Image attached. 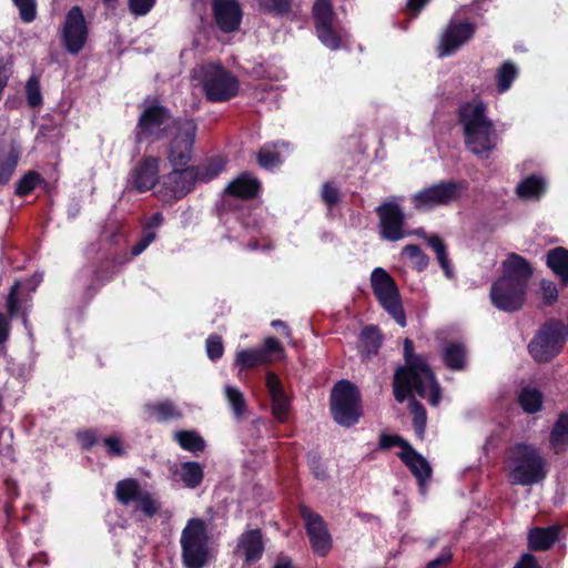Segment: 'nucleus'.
<instances>
[{
  "instance_id": "nucleus-1",
  "label": "nucleus",
  "mask_w": 568,
  "mask_h": 568,
  "mask_svg": "<svg viewBox=\"0 0 568 568\" xmlns=\"http://www.w3.org/2000/svg\"><path fill=\"white\" fill-rule=\"evenodd\" d=\"M503 275L493 283L490 301L495 307L515 312L523 307L528 282L532 276L530 263L516 253H510L501 263Z\"/></svg>"
},
{
  "instance_id": "nucleus-2",
  "label": "nucleus",
  "mask_w": 568,
  "mask_h": 568,
  "mask_svg": "<svg viewBox=\"0 0 568 568\" xmlns=\"http://www.w3.org/2000/svg\"><path fill=\"white\" fill-rule=\"evenodd\" d=\"M487 105L481 100L464 103L458 111L464 128L466 146L476 155L488 158L496 148L498 135L494 122L487 116Z\"/></svg>"
},
{
  "instance_id": "nucleus-3",
  "label": "nucleus",
  "mask_w": 568,
  "mask_h": 568,
  "mask_svg": "<svg viewBox=\"0 0 568 568\" xmlns=\"http://www.w3.org/2000/svg\"><path fill=\"white\" fill-rule=\"evenodd\" d=\"M506 470L511 485L534 486L548 475V462L532 444L517 443L509 447Z\"/></svg>"
},
{
  "instance_id": "nucleus-4",
  "label": "nucleus",
  "mask_w": 568,
  "mask_h": 568,
  "mask_svg": "<svg viewBox=\"0 0 568 568\" xmlns=\"http://www.w3.org/2000/svg\"><path fill=\"white\" fill-rule=\"evenodd\" d=\"M210 536L201 518H191L181 532V557L185 568H203L210 560Z\"/></svg>"
},
{
  "instance_id": "nucleus-5",
  "label": "nucleus",
  "mask_w": 568,
  "mask_h": 568,
  "mask_svg": "<svg viewBox=\"0 0 568 568\" xmlns=\"http://www.w3.org/2000/svg\"><path fill=\"white\" fill-rule=\"evenodd\" d=\"M361 396L355 385L348 381L338 382L332 392L331 409L335 422L343 426H352L358 422Z\"/></svg>"
},
{
  "instance_id": "nucleus-6",
  "label": "nucleus",
  "mask_w": 568,
  "mask_h": 568,
  "mask_svg": "<svg viewBox=\"0 0 568 568\" xmlns=\"http://www.w3.org/2000/svg\"><path fill=\"white\" fill-rule=\"evenodd\" d=\"M373 293L383 308L402 326L406 325V316L402 306L398 287L392 276L382 267L371 274Z\"/></svg>"
},
{
  "instance_id": "nucleus-7",
  "label": "nucleus",
  "mask_w": 568,
  "mask_h": 568,
  "mask_svg": "<svg viewBox=\"0 0 568 568\" xmlns=\"http://www.w3.org/2000/svg\"><path fill=\"white\" fill-rule=\"evenodd\" d=\"M205 97L212 102L232 99L239 92L237 79L226 69L217 64L201 68Z\"/></svg>"
},
{
  "instance_id": "nucleus-8",
  "label": "nucleus",
  "mask_w": 568,
  "mask_h": 568,
  "mask_svg": "<svg viewBox=\"0 0 568 568\" xmlns=\"http://www.w3.org/2000/svg\"><path fill=\"white\" fill-rule=\"evenodd\" d=\"M464 184L455 181H440L416 192L412 196L414 207L418 211H429L437 206H446L460 197Z\"/></svg>"
},
{
  "instance_id": "nucleus-9",
  "label": "nucleus",
  "mask_w": 568,
  "mask_h": 568,
  "mask_svg": "<svg viewBox=\"0 0 568 568\" xmlns=\"http://www.w3.org/2000/svg\"><path fill=\"white\" fill-rule=\"evenodd\" d=\"M174 134L169 151V161L174 166H184L192 158L197 125L192 119L174 121Z\"/></svg>"
},
{
  "instance_id": "nucleus-10",
  "label": "nucleus",
  "mask_w": 568,
  "mask_h": 568,
  "mask_svg": "<svg viewBox=\"0 0 568 568\" xmlns=\"http://www.w3.org/2000/svg\"><path fill=\"white\" fill-rule=\"evenodd\" d=\"M434 386L428 385L422 375L413 376L406 372L405 367H399L394 376V396L398 402H404L407 395L414 389L420 397L429 400L432 405H437L440 398L439 385L434 378Z\"/></svg>"
},
{
  "instance_id": "nucleus-11",
  "label": "nucleus",
  "mask_w": 568,
  "mask_h": 568,
  "mask_svg": "<svg viewBox=\"0 0 568 568\" xmlns=\"http://www.w3.org/2000/svg\"><path fill=\"white\" fill-rule=\"evenodd\" d=\"M89 28L79 6L72 7L67 16L61 31V39L65 50L71 54H78L85 45Z\"/></svg>"
},
{
  "instance_id": "nucleus-12",
  "label": "nucleus",
  "mask_w": 568,
  "mask_h": 568,
  "mask_svg": "<svg viewBox=\"0 0 568 568\" xmlns=\"http://www.w3.org/2000/svg\"><path fill=\"white\" fill-rule=\"evenodd\" d=\"M378 229L382 239L390 242L406 236L404 231L405 214L395 200H387L376 207Z\"/></svg>"
},
{
  "instance_id": "nucleus-13",
  "label": "nucleus",
  "mask_w": 568,
  "mask_h": 568,
  "mask_svg": "<svg viewBox=\"0 0 568 568\" xmlns=\"http://www.w3.org/2000/svg\"><path fill=\"white\" fill-rule=\"evenodd\" d=\"M562 343L561 328L555 325H545L529 343L528 348L537 362L545 363L559 354Z\"/></svg>"
},
{
  "instance_id": "nucleus-14",
  "label": "nucleus",
  "mask_w": 568,
  "mask_h": 568,
  "mask_svg": "<svg viewBox=\"0 0 568 568\" xmlns=\"http://www.w3.org/2000/svg\"><path fill=\"white\" fill-rule=\"evenodd\" d=\"M171 119L169 110L158 103L148 106L139 118L136 126V141L144 139L158 141L164 138L163 125Z\"/></svg>"
},
{
  "instance_id": "nucleus-15",
  "label": "nucleus",
  "mask_w": 568,
  "mask_h": 568,
  "mask_svg": "<svg viewBox=\"0 0 568 568\" xmlns=\"http://www.w3.org/2000/svg\"><path fill=\"white\" fill-rule=\"evenodd\" d=\"M190 168L172 172L163 176L162 185L158 191V196L163 202H172L185 196L194 185V175Z\"/></svg>"
},
{
  "instance_id": "nucleus-16",
  "label": "nucleus",
  "mask_w": 568,
  "mask_h": 568,
  "mask_svg": "<svg viewBox=\"0 0 568 568\" xmlns=\"http://www.w3.org/2000/svg\"><path fill=\"white\" fill-rule=\"evenodd\" d=\"M475 30V24L470 22L452 20L440 36L438 55L443 58L453 54L473 38Z\"/></svg>"
},
{
  "instance_id": "nucleus-17",
  "label": "nucleus",
  "mask_w": 568,
  "mask_h": 568,
  "mask_svg": "<svg viewBox=\"0 0 568 568\" xmlns=\"http://www.w3.org/2000/svg\"><path fill=\"white\" fill-rule=\"evenodd\" d=\"M160 159L144 156L131 170L128 185L138 192H145L155 186L159 181Z\"/></svg>"
},
{
  "instance_id": "nucleus-18",
  "label": "nucleus",
  "mask_w": 568,
  "mask_h": 568,
  "mask_svg": "<svg viewBox=\"0 0 568 568\" xmlns=\"http://www.w3.org/2000/svg\"><path fill=\"white\" fill-rule=\"evenodd\" d=\"M301 513L313 549L321 556L326 555L331 549L332 541L323 519L307 507H302Z\"/></svg>"
},
{
  "instance_id": "nucleus-19",
  "label": "nucleus",
  "mask_w": 568,
  "mask_h": 568,
  "mask_svg": "<svg viewBox=\"0 0 568 568\" xmlns=\"http://www.w3.org/2000/svg\"><path fill=\"white\" fill-rule=\"evenodd\" d=\"M213 13L217 27L226 33L239 29L242 9L237 0H213Z\"/></svg>"
},
{
  "instance_id": "nucleus-20",
  "label": "nucleus",
  "mask_w": 568,
  "mask_h": 568,
  "mask_svg": "<svg viewBox=\"0 0 568 568\" xmlns=\"http://www.w3.org/2000/svg\"><path fill=\"white\" fill-rule=\"evenodd\" d=\"M266 387L272 399V412L278 422H284L290 409L288 398L282 387L281 381L273 372L266 374Z\"/></svg>"
},
{
  "instance_id": "nucleus-21",
  "label": "nucleus",
  "mask_w": 568,
  "mask_h": 568,
  "mask_svg": "<svg viewBox=\"0 0 568 568\" xmlns=\"http://www.w3.org/2000/svg\"><path fill=\"white\" fill-rule=\"evenodd\" d=\"M236 551L244 556L247 565L260 560L264 551L262 531L251 529L243 532L239 538Z\"/></svg>"
},
{
  "instance_id": "nucleus-22",
  "label": "nucleus",
  "mask_w": 568,
  "mask_h": 568,
  "mask_svg": "<svg viewBox=\"0 0 568 568\" xmlns=\"http://www.w3.org/2000/svg\"><path fill=\"white\" fill-rule=\"evenodd\" d=\"M404 357L407 367L405 368L406 372H409L410 375L419 376L425 378V381L428 383V385L433 386V392H436V388L434 386V374L430 371L428 364L425 362V359L416 354H414V345L413 342L408 338L404 341Z\"/></svg>"
},
{
  "instance_id": "nucleus-23",
  "label": "nucleus",
  "mask_w": 568,
  "mask_h": 568,
  "mask_svg": "<svg viewBox=\"0 0 568 568\" xmlns=\"http://www.w3.org/2000/svg\"><path fill=\"white\" fill-rule=\"evenodd\" d=\"M402 462L409 468L413 475L417 478L419 485H424L430 478L432 468L429 463L413 447L407 450H402L398 454Z\"/></svg>"
},
{
  "instance_id": "nucleus-24",
  "label": "nucleus",
  "mask_w": 568,
  "mask_h": 568,
  "mask_svg": "<svg viewBox=\"0 0 568 568\" xmlns=\"http://www.w3.org/2000/svg\"><path fill=\"white\" fill-rule=\"evenodd\" d=\"M260 191V182L248 173H243L233 180L225 192L242 200L254 199Z\"/></svg>"
},
{
  "instance_id": "nucleus-25",
  "label": "nucleus",
  "mask_w": 568,
  "mask_h": 568,
  "mask_svg": "<svg viewBox=\"0 0 568 568\" xmlns=\"http://www.w3.org/2000/svg\"><path fill=\"white\" fill-rule=\"evenodd\" d=\"M559 527L534 528L528 534L529 548L536 551L549 549L558 538Z\"/></svg>"
},
{
  "instance_id": "nucleus-26",
  "label": "nucleus",
  "mask_w": 568,
  "mask_h": 568,
  "mask_svg": "<svg viewBox=\"0 0 568 568\" xmlns=\"http://www.w3.org/2000/svg\"><path fill=\"white\" fill-rule=\"evenodd\" d=\"M174 475L184 484L187 488H196L201 485L204 477L203 467L196 462H185L176 466Z\"/></svg>"
},
{
  "instance_id": "nucleus-27",
  "label": "nucleus",
  "mask_w": 568,
  "mask_h": 568,
  "mask_svg": "<svg viewBox=\"0 0 568 568\" xmlns=\"http://www.w3.org/2000/svg\"><path fill=\"white\" fill-rule=\"evenodd\" d=\"M547 265L559 277L564 286L568 285V250L555 247L547 253Z\"/></svg>"
},
{
  "instance_id": "nucleus-28",
  "label": "nucleus",
  "mask_w": 568,
  "mask_h": 568,
  "mask_svg": "<svg viewBox=\"0 0 568 568\" xmlns=\"http://www.w3.org/2000/svg\"><path fill=\"white\" fill-rule=\"evenodd\" d=\"M144 410L149 420H155L160 423L180 418L182 416L179 408L171 400L146 404L144 406Z\"/></svg>"
},
{
  "instance_id": "nucleus-29",
  "label": "nucleus",
  "mask_w": 568,
  "mask_h": 568,
  "mask_svg": "<svg viewBox=\"0 0 568 568\" xmlns=\"http://www.w3.org/2000/svg\"><path fill=\"white\" fill-rule=\"evenodd\" d=\"M546 181L538 175H530L516 186V194L523 200H539L546 191Z\"/></svg>"
},
{
  "instance_id": "nucleus-30",
  "label": "nucleus",
  "mask_w": 568,
  "mask_h": 568,
  "mask_svg": "<svg viewBox=\"0 0 568 568\" xmlns=\"http://www.w3.org/2000/svg\"><path fill=\"white\" fill-rule=\"evenodd\" d=\"M144 493L140 484L135 479H123L120 480L115 486V498L122 505H129L132 501H136L139 497Z\"/></svg>"
},
{
  "instance_id": "nucleus-31",
  "label": "nucleus",
  "mask_w": 568,
  "mask_h": 568,
  "mask_svg": "<svg viewBox=\"0 0 568 568\" xmlns=\"http://www.w3.org/2000/svg\"><path fill=\"white\" fill-rule=\"evenodd\" d=\"M445 365L453 371H462L466 366V348L462 343H448L443 351Z\"/></svg>"
},
{
  "instance_id": "nucleus-32",
  "label": "nucleus",
  "mask_w": 568,
  "mask_h": 568,
  "mask_svg": "<svg viewBox=\"0 0 568 568\" xmlns=\"http://www.w3.org/2000/svg\"><path fill=\"white\" fill-rule=\"evenodd\" d=\"M19 158V152L13 146L0 149V185H4L10 181L18 165Z\"/></svg>"
},
{
  "instance_id": "nucleus-33",
  "label": "nucleus",
  "mask_w": 568,
  "mask_h": 568,
  "mask_svg": "<svg viewBox=\"0 0 568 568\" xmlns=\"http://www.w3.org/2000/svg\"><path fill=\"white\" fill-rule=\"evenodd\" d=\"M382 345V335L376 326H367L361 333V353L368 358L377 354Z\"/></svg>"
},
{
  "instance_id": "nucleus-34",
  "label": "nucleus",
  "mask_w": 568,
  "mask_h": 568,
  "mask_svg": "<svg viewBox=\"0 0 568 568\" xmlns=\"http://www.w3.org/2000/svg\"><path fill=\"white\" fill-rule=\"evenodd\" d=\"M550 445L556 454L568 447V415L561 414L556 422L549 438Z\"/></svg>"
},
{
  "instance_id": "nucleus-35",
  "label": "nucleus",
  "mask_w": 568,
  "mask_h": 568,
  "mask_svg": "<svg viewBox=\"0 0 568 568\" xmlns=\"http://www.w3.org/2000/svg\"><path fill=\"white\" fill-rule=\"evenodd\" d=\"M316 33L321 42L332 49L337 50L342 43V30L337 26V22L328 23L327 26L315 28Z\"/></svg>"
},
{
  "instance_id": "nucleus-36",
  "label": "nucleus",
  "mask_w": 568,
  "mask_h": 568,
  "mask_svg": "<svg viewBox=\"0 0 568 568\" xmlns=\"http://www.w3.org/2000/svg\"><path fill=\"white\" fill-rule=\"evenodd\" d=\"M179 445L191 453L202 452L205 447L204 439L194 430H180L174 434Z\"/></svg>"
},
{
  "instance_id": "nucleus-37",
  "label": "nucleus",
  "mask_w": 568,
  "mask_h": 568,
  "mask_svg": "<svg viewBox=\"0 0 568 568\" xmlns=\"http://www.w3.org/2000/svg\"><path fill=\"white\" fill-rule=\"evenodd\" d=\"M265 364L264 355L260 348L243 349L236 353L235 365L241 369L254 368Z\"/></svg>"
},
{
  "instance_id": "nucleus-38",
  "label": "nucleus",
  "mask_w": 568,
  "mask_h": 568,
  "mask_svg": "<svg viewBox=\"0 0 568 568\" xmlns=\"http://www.w3.org/2000/svg\"><path fill=\"white\" fill-rule=\"evenodd\" d=\"M313 14L315 20V28L336 22L331 0H316L313 6Z\"/></svg>"
},
{
  "instance_id": "nucleus-39",
  "label": "nucleus",
  "mask_w": 568,
  "mask_h": 568,
  "mask_svg": "<svg viewBox=\"0 0 568 568\" xmlns=\"http://www.w3.org/2000/svg\"><path fill=\"white\" fill-rule=\"evenodd\" d=\"M518 402L528 414L540 410L542 405L541 393L535 388H524L519 394Z\"/></svg>"
},
{
  "instance_id": "nucleus-40",
  "label": "nucleus",
  "mask_w": 568,
  "mask_h": 568,
  "mask_svg": "<svg viewBox=\"0 0 568 568\" xmlns=\"http://www.w3.org/2000/svg\"><path fill=\"white\" fill-rule=\"evenodd\" d=\"M517 75V68L507 61L497 70L496 79L499 92L507 91Z\"/></svg>"
},
{
  "instance_id": "nucleus-41",
  "label": "nucleus",
  "mask_w": 568,
  "mask_h": 568,
  "mask_svg": "<svg viewBox=\"0 0 568 568\" xmlns=\"http://www.w3.org/2000/svg\"><path fill=\"white\" fill-rule=\"evenodd\" d=\"M190 170L195 173L194 175V182L201 181V182H207L216 178L220 172L223 170L222 163L217 162H210L206 164H202L199 166H191Z\"/></svg>"
},
{
  "instance_id": "nucleus-42",
  "label": "nucleus",
  "mask_w": 568,
  "mask_h": 568,
  "mask_svg": "<svg viewBox=\"0 0 568 568\" xmlns=\"http://www.w3.org/2000/svg\"><path fill=\"white\" fill-rule=\"evenodd\" d=\"M225 396L235 416H243L246 409V400L240 389L229 385L225 387Z\"/></svg>"
},
{
  "instance_id": "nucleus-43",
  "label": "nucleus",
  "mask_w": 568,
  "mask_h": 568,
  "mask_svg": "<svg viewBox=\"0 0 568 568\" xmlns=\"http://www.w3.org/2000/svg\"><path fill=\"white\" fill-rule=\"evenodd\" d=\"M26 95L28 104L31 108H37L42 104V94L40 90V81L36 75L28 79L26 83Z\"/></svg>"
},
{
  "instance_id": "nucleus-44",
  "label": "nucleus",
  "mask_w": 568,
  "mask_h": 568,
  "mask_svg": "<svg viewBox=\"0 0 568 568\" xmlns=\"http://www.w3.org/2000/svg\"><path fill=\"white\" fill-rule=\"evenodd\" d=\"M40 182V174L30 171L26 175H23L17 183L16 194L19 196H24L31 193L38 183Z\"/></svg>"
},
{
  "instance_id": "nucleus-45",
  "label": "nucleus",
  "mask_w": 568,
  "mask_h": 568,
  "mask_svg": "<svg viewBox=\"0 0 568 568\" xmlns=\"http://www.w3.org/2000/svg\"><path fill=\"white\" fill-rule=\"evenodd\" d=\"M429 246L434 250L437 255V260L440 266L445 270L446 274L449 275V264L446 254V246L438 235H432L427 239Z\"/></svg>"
},
{
  "instance_id": "nucleus-46",
  "label": "nucleus",
  "mask_w": 568,
  "mask_h": 568,
  "mask_svg": "<svg viewBox=\"0 0 568 568\" xmlns=\"http://www.w3.org/2000/svg\"><path fill=\"white\" fill-rule=\"evenodd\" d=\"M410 412L413 413V426L416 434L423 437L426 427V413L424 407L416 400L409 403Z\"/></svg>"
},
{
  "instance_id": "nucleus-47",
  "label": "nucleus",
  "mask_w": 568,
  "mask_h": 568,
  "mask_svg": "<svg viewBox=\"0 0 568 568\" xmlns=\"http://www.w3.org/2000/svg\"><path fill=\"white\" fill-rule=\"evenodd\" d=\"M260 351L264 355L266 364L274 359V355H276V357H282L284 355V349L281 343L274 337H267Z\"/></svg>"
},
{
  "instance_id": "nucleus-48",
  "label": "nucleus",
  "mask_w": 568,
  "mask_h": 568,
  "mask_svg": "<svg viewBox=\"0 0 568 568\" xmlns=\"http://www.w3.org/2000/svg\"><path fill=\"white\" fill-rule=\"evenodd\" d=\"M292 0H258L260 7L266 12L285 14L288 12Z\"/></svg>"
},
{
  "instance_id": "nucleus-49",
  "label": "nucleus",
  "mask_w": 568,
  "mask_h": 568,
  "mask_svg": "<svg viewBox=\"0 0 568 568\" xmlns=\"http://www.w3.org/2000/svg\"><path fill=\"white\" fill-rule=\"evenodd\" d=\"M403 254L409 257L419 270L426 267L428 263L427 256L422 252L418 245L408 244L404 246Z\"/></svg>"
},
{
  "instance_id": "nucleus-50",
  "label": "nucleus",
  "mask_w": 568,
  "mask_h": 568,
  "mask_svg": "<svg viewBox=\"0 0 568 568\" xmlns=\"http://www.w3.org/2000/svg\"><path fill=\"white\" fill-rule=\"evenodd\" d=\"M224 352L223 341L220 335H210L206 339V353L210 359L216 361Z\"/></svg>"
},
{
  "instance_id": "nucleus-51",
  "label": "nucleus",
  "mask_w": 568,
  "mask_h": 568,
  "mask_svg": "<svg viewBox=\"0 0 568 568\" xmlns=\"http://www.w3.org/2000/svg\"><path fill=\"white\" fill-rule=\"evenodd\" d=\"M140 509L149 517H152L160 509V504L152 497V495L144 490V493L136 500Z\"/></svg>"
},
{
  "instance_id": "nucleus-52",
  "label": "nucleus",
  "mask_w": 568,
  "mask_h": 568,
  "mask_svg": "<svg viewBox=\"0 0 568 568\" xmlns=\"http://www.w3.org/2000/svg\"><path fill=\"white\" fill-rule=\"evenodd\" d=\"M156 0H128L130 12L135 17L146 16L154 7Z\"/></svg>"
},
{
  "instance_id": "nucleus-53",
  "label": "nucleus",
  "mask_w": 568,
  "mask_h": 568,
  "mask_svg": "<svg viewBox=\"0 0 568 568\" xmlns=\"http://www.w3.org/2000/svg\"><path fill=\"white\" fill-rule=\"evenodd\" d=\"M13 2L19 8L20 17L24 22H31L36 19L34 0H13Z\"/></svg>"
},
{
  "instance_id": "nucleus-54",
  "label": "nucleus",
  "mask_w": 568,
  "mask_h": 568,
  "mask_svg": "<svg viewBox=\"0 0 568 568\" xmlns=\"http://www.w3.org/2000/svg\"><path fill=\"white\" fill-rule=\"evenodd\" d=\"M258 164L265 169H271L280 164V154L268 148H263L257 156Z\"/></svg>"
},
{
  "instance_id": "nucleus-55",
  "label": "nucleus",
  "mask_w": 568,
  "mask_h": 568,
  "mask_svg": "<svg viewBox=\"0 0 568 568\" xmlns=\"http://www.w3.org/2000/svg\"><path fill=\"white\" fill-rule=\"evenodd\" d=\"M541 296L544 303L550 305L555 303L558 298V288L557 285L548 280H542L540 282Z\"/></svg>"
},
{
  "instance_id": "nucleus-56",
  "label": "nucleus",
  "mask_w": 568,
  "mask_h": 568,
  "mask_svg": "<svg viewBox=\"0 0 568 568\" xmlns=\"http://www.w3.org/2000/svg\"><path fill=\"white\" fill-rule=\"evenodd\" d=\"M379 446L384 449L398 446L403 450L409 449L412 446L398 435H382L379 439Z\"/></svg>"
},
{
  "instance_id": "nucleus-57",
  "label": "nucleus",
  "mask_w": 568,
  "mask_h": 568,
  "mask_svg": "<svg viewBox=\"0 0 568 568\" xmlns=\"http://www.w3.org/2000/svg\"><path fill=\"white\" fill-rule=\"evenodd\" d=\"M322 200L328 205L334 206L339 202V191L337 187L326 182L322 187Z\"/></svg>"
},
{
  "instance_id": "nucleus-58",
  "label": "nucleus",
  "mask_w": 568,
  "mask_h": 568,
  "mask_svg": "<svg viewBox=\"0 0 568 568\" xmlns=\"http://www.w3.org/2000/svg\"><path fill=\"white\" fill-rule=\"evenodd\" d=\"M20 283L14 282V284L11 286L8 300H7V310L10 314V316H16L19 312V301H18V293H19Z\"/></svg>"
},
{
  "instance_id": "nucleus-59",
  "label": "nucleus",
  "mask_w": 568,
  "mask_h": 568,
  "mask_svg": "<svg viewBox=\"0 0 568 568\" xmlns=\"http://www.w3.org/2000/svg\"><path fill=\"white\" fill-rule=\"evenodd\" d=\"M156 237L155 231L143 233L141 240L132 246L131 253L136 256L141 254Z\"/></svg>"
},
{
  "instance_id": "nucleus-60",
  "label": "nucleus",
  "mask_w": 568,
  "mask_h": 568,
  "mask_svg": "<svg viewBox=\"0 0 568 568\" xmlns=\"http://www.w3.org/2000/svg\"><path fill=\"white\" fill-rule=\"evenodd\" d=\"M104 445L108 448V453L113 456H122L124 450L122 448V443L119 437L110 436L104 438Z\"/></svg>"
},
{
  "instance_id": "nucleus-61",
  "label": "nucleus",
  "mask_w": 568,
  "mask_h": 568,
  "mask_svg": "<svg viewBox=\"0 0 568 568\" xmlns=\"http://www.w3.org/2000/svg\"><path fill=\"white\" fill-rule=\"evenodd\" d=\"M163 215L160 212L154 213L144 224L143 233H148L150 231H154L160 227L163 223Z\"/></svg>"
},
{
  "instance_id": "nucleus-62",
  "label": "nucleus",
  "mask_w": 568,
  "mask_h": 568,
  "mask_svg": "<svg viewBox=\"0 0 568 568\" xmlns=\"http://www.w3.org/2000/svg\"><path fill=\"white\" fill-rule=\"evenodd\" d=\"M453 558L449 550H444L436 559L429 561L426 568H440L443 565L448 564Z\"/></svg>"
},
{
  "instance_id": "nucleus-63",
  "label": "nucleus",
  "mask_w": 568,
  "mask_h": 568,
  "mask_svg": "<svg viewBox=\"0 0 568 568\" xmlns=\"http://www.w3.org/2000/svg\"><path fill=\"white\" fill-rule=\"evenodd\" d=\"M78 438L80 439L84 448L92 447L97 442V436L93 430H84L82 433H79Z\"/></svg>"
},
{
  "instance_id": "nucleus-64",
  "label": "nucleus",
  "mask_w": 568,
  "mask_h": 568,
  "mask_svg": "<svg viewBox=\"0 0 568 568\" xmlns=\"http://www.w3.org/2000/svg\"><path fill=\"white\" fill-rule=\"evenodd\" d=\"M514 568H541L535 556L525 554Z\"/></svg>"
}]
</instances>
